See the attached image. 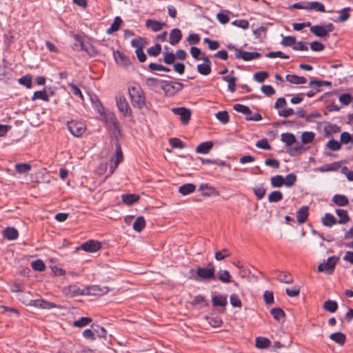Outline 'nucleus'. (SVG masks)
<instances>
[{
	"mask_svg": "<svg viewBox=\"0 0 353 353\" xmlns=\"http://www.w3.org/2000/svg\"><path fill=\"white\" fill-rule=\"evenodd\" d=\"M145 225L146 223L144 217L140 216L136 219L133 224V229L137 232H141L143 230V229L145 227Z\"/></svg>",
	"mask_w": 353,
	"mask_h": 353,
	"instance_id": "30",
	"label": "nucleus"
},
{
	"mask_svg": "<svg viewBox=\"0 0 353 353\" xmlns=\"http://www.w3.org/2000/svg\"><path fill=\"white\" fill-rule=\"evenodd\" d=\"M218 279L224 283H229L231 282V275L228 270H221L217 273Z\"/></svg>",
	"mask_w": 353,
	"mask_h": 353,
	"instance_id": "39",
	"label": "nucleus"
},
{
	"mask_svg": "<svg viewBox=\"0 0 353 353\" xmlns=\"http://www.w3.org/2000/svg\"><path fill=\"white\" fill-rule=\"evenodd\" d=\"M81 48L91 57H95L98 54L97 49L92 44L82 43Z\"/></svg>",
	"mask_w": 353,
	"mask_h": 353,
	"instance_id": "51",
	"label": "nucleus"
},
{
	"mask_svg": "<svg viewBox=\"0 0 353 353\" xmlns=\"http://www.w3.org/2000/svg\"><path fill=\"white\" fill-rule=\"evenodd\" d=\"M270 183L274 188H280L284 185V177L282 175H276L270 179Z\"/></svg>",
	"mask_w": 353,
	"mask_h": 353,
	"instance_id": "42",
	"label": "nucleus"
},
{
	"mask_svg": "<svg viewBox=\"0 0 353 353\" xmlns=\"http://www.w3.org/2000/svg\"><path fill=\"white\" fill-rule=\"evenodd\" d=\"M309 208L306 205L302 206L297 212V221L302 224L307 221Z\"/></svg>",
	"mask_w": 353,
	"mask_h": 353,
	"instance_id": "20",
	"label": "nucleus"
},
{
	"mask_svg": "<svg viewBox=\"0 0 353 353\" xmlns=\"http://www.w3.org/2000/svg\"><path fill=\"white\" fill-rule=\"evenodd\" d=\"M216 118L222 123L225 124L229 121V114L227 111H220L216 114Z\"/></svg>",
	"mask_w": 353,
	"mask_h": 353,
	"instance_id": "55",
	"label": "nucleus"
},
{
	"mask_svg": "<svg viewBox=\"0 0 353 353\" xmlns=\"http://www.w3.org/2000/svg\"><path fill=\"white\" fill-rule=\"evenodd\" d=\"M163 81L155 78H148L145 80L146 85L151 90H155L163 84Z\"/></svg>",
	"mask_w": 353,
	"mask_h": 353,
	"instance_id": "35",
	"label": "nucleus"
},
{
	"mask_svg": "<svg viewBox=\"0 0 353 353\" xmlns=\"http://www.w3.org/2000/svg\"><path fill=\"white\" fill-rule=\"evenodd\" d=\"M190 279L196 281H211L216 279L215 268L212 263H209L205 267L198 268L196 270H190Z\"/></svg>",
	"mask_w": 353,
	"mask_h": 353,
	"instance_id": "1",
	"label": "nucleus"
},
{
	"mask_svg": "<svg viewBox=\"0 0 353 353\" xmlns=\"http://www.w3.org/2000/svg\"><path fill=\"white\" fill-rule=\"evenodd\" d=\"M212 303L214 307H225L228 304L227 296L222 294L215 295L212 299Z\"/></svg>",
	"mask_w": 353,
	"mask_h": 353,
	"instance_id": "18",
	"label": "nucleus"
},
{
	"mask_svg": "<svg viewBox=\"0 0 353 353\" xmlns=\"http://www.w3.org/2000/svg\"><path fill=\"white\" fill-rule=\"evenodd\" d=\"M334 27L332 23H328L325 26L316 25L310 26V32L315 36L319 37H326L328 36L329 32L334 30Z\"/></svg>",
	"mask_w": 353,
	"mask_h": 353,
	"instance_id": "4",
	"label": "nucleus"
},
{
	"mask_svg": "<svg viewBox=\"0 0 353 353\" xmlns=\"http://www.w3.org/2000/svg\"><path fill=\"white\" fill-rule=\"evenodd\" d=\"M68 86L70 88L72 94L77 97H79L81 101H83V96L81 93V90L74 83H68Z\"/></svg>",
	"mask_w": 353,
	"mask_h": 353,
	"instance_id": "61",
	"label": "nucleus"
},
{
	"mask_svg": "<svg viewBox=\"0 0 353 353\" xmlns=\"http://www.w3.org/2000/svg\"><path fill=\"white\" fill-rule=\"evenodd\" d=\"M270 313L273 316L274 319L277 321H282L285 318V312L280 307H274L271 309Z\"/></svg>",
	"mask_w": 353,
	"mask_h": 353,
	"instance_id": "38",
	"label": "nucleus"
},
{
	"mask_svg": "<svg viewBox=\"0 0 353 353\" xmlns=\"http://www.w3.org/2000/svg\"><path fill=\"white\" fill-rule=\"evenodd\" d=\"M339 260L337 256H333L329 257L326 261L320 263L318 265L319 272H324L327 274H332L335 268V265Z\"/></svg>",
	"mask_w": 353,
	"mask_h": 353,
	"instance_id": "5",
	"label": "nucleus"
},
{
	"mask_svg": "<svg viewBox=\"0 0 353 353\" xmlns=\"http://www.w3.org/2000/svg\"><path fill=\"white\" fill-rule=\"evenodd\" d=\"M261 57V54L256 52H246L241 49H236L235 57L236 59H242L244 61H251L258 59Z\"/></svg>",
	"mask_w": 353,
	"mask_h": 353,
	"instance_id": "11",
	"label": "nucleus"
},
{
	"mask_svg": "<svg viewBox=\"0 0 353 353\" xmlns=\"http://www.w3.org/2000/svg\"><path fill=\"white\" fill-rule=\"evenodd\" d=\"M30 295L31 294L30 292H22L18 294L17 297L19 300L21 301L23 303L32 306L34 300H32L30 298Z\"/></svg>",
	"mask_w": 353,
	"mask_h": 353,
	"instance_id": "36",
	"label": "nucleus"
},
{
	"mask_svg": "<svg viewBox=\"0 0 353 353\" xmlns=\"http://www.w3.org/2000/svg\"><path fill=\"white\" fill-rule=\"evenodd\" d=\"M3 236L8 240H14L18 238L19 233L14 228L8 227L3 231Z\"/></svg>",
	"mask_w": 353,
	"mask_h": 353,
	"instance_id": "23",
	"label": "nucleus"
},
{
	"mask_svg": "<svg viewBox=\"0 0 353 353\" xmlns=\"http://www.w3.org/2000/svg\"><path fill=\"white\" fill-rule=\"evenodd\" d=\"M37 307L42 309H50L57 307L56 304L52 302L47 301L42 299H38L34 301L33 305Z\"/></svg>",
	"mask_w": 353,
	"mask_h": 353,
	"instance_id": "17",
	"label": "nucleus"
},
{
	"mask_svg": "<svg viewBox=\"0 0 353 353\" xmlns=\"http://www.w3.org/2000/svg\"><path fill=\"white\" fill-rule=\"evenodd\" d=\"M131 44L134 48H136V50H143L145 46L146 41L143 38L139 37L133 39Z\"/></svg>",
	"mask_w": 353,
	"mask_h": 353,
	"instance_id": "48",
	"label": "nucleus"
},
{
	"mask_svg": "<svg viewBox=\"0 0 353 353\" xmlns=\"http://www.w3.org/2000/svg\"><path fill=\"white\" fill-rule=\"evenodd\" d=\"M232 23V25L244 30L248 29L249 28V22L245 19L235 20Z\"/></svg>",
	"mask_w": 353,
	"mask_h": 353,
	"instance_id": "62",
	"label": "nucleus"
},
{
	"mask_svg": "<svg viewBox=\"0 0 353 353\" xmlns=\"http://www.w3.org/2000/svg\"><path fill=\"white\" fill-rule=\"evenodd\" d=\"M332 202L338 206H346L349 203L348 199L342 194H336L332 198Z\"/></svg>",
	"mask_w": 353,
	"mask_h": 353,
	"instance_id": "28",
	"label": "nucleus"
},
{
	"mask_svg": "<svg viewBox=\"0 0 353 353\" xmlns=\"http://www.w3.org/2000/svg\"><path fill=\"white\" fill-rule=\"evenodd\" d=\"M330 339L336 342V343L343 345L345 343L346 336L342 332H338L332 334L330 336Z\"/></svg>",
	"mask_w": 353,
	"mask_h": 353,
	"instance_id": "34",
	"label": "nucleus"
},
{
	"mask_svg": "<svg viewBox=\"0 0 353 353\" xmlns=\"http://www.w3.org/2000/svg\"><path fill=\"white\" fill-rule=\"evenodd\" d=\"M63 293L69 296L73 297L82 294L81 290L77 285H69L63 290Z\"/></svg>",
	"mask_w": 353,
	"mask_h": 353,
	"instance_id": "19",
	"label": "nucleus"
},
{
	"mask_svg": "<svg viewBox=\"0 0 353 353\" xmlns=\"http://www.w3.org/2000/svg\"><path fill=\"white\" fill-rule=\"evenodd\" d=\"M145 26L151 28L153 32H158L165 26V23L153 19H148L145 22Z\"/></svg>",
	"mask_w": 353,
	"mask_h": 353,
	"instance_id": "16",
	"label": "nucleus"
},
{
	"mask_svg": "<svg viewBox=\"0 0 353 353\" xmlns=\"http://www.w3.org/2000/svg\"><path fill=\"white\" fill-rule=\"evenodd\" d=\"M350 7H346L345 8H343L341 10H340L341 15L338 17V19L336 20V22H344L347 21L350 15L349 14V11L350 10Z\"/></svg>",
	"mask_w": 353,
	"mask_h": 353,
	"instance_id": "50",
	"label": "nucleus"
},
{
	"mask_svg": "<svg viewBox=\"0 0 353 353\" xmlns=\"http://www.w3.org/2000/svg\"><path fill=\"white\" fill-rule=\"evenodd\" d=\"M36 99H41L44 101H49V96L48 95L46 90H40V91H36L33 96L32 97V100L34 101Z\"/></svg>",
	"mask_w": 353,
	"mask_h": 353,
	"instance_id": "46",
	"label": "nucleus"
},
{
	"mask_svg": "<svg viewBox=\"0 0 353 353\" xmlns=\"http://www.w3.org/2000/svg\"><path fill=\"white\" fill-rule=\"evenodd\" d=\"M336 214L339 216V221H337L339 224H345L350 221V217L349 216L347 212L343 209H337L336 210Z\"/></svg>",
	"mask_w": 353,
	"mask_h": 353,
	"instance_id": "25",
	"label": "nucleus"
},
{
	"mask_svg": "<svg viewBox=\"0 0 353 353\" xmlns=\"http://www.w3.org/2000/svg\"><path fill=\"white\" fill-rule=\"evenodd\" d=\"M196 189V187L192 183H186L183 185H181L179 189V192L183 194V195H187L193 192H194Z\"/></svg>",
	"mask_w": 353,
	"mask_h": 353,
	"instance_id": "40",
	"label": "nucleus"
},
{
	"mask_svg": "<svg viewBox=\"0 0 353 353\" xmlns=\"http://www.w3.org/2000/svg\"><path fill=\"white\" fill-rule=\"evenodd\" d=\"M165 94L168 97H173L183 88V83L176 81H163L161 85Z\"/></svg>",
	"mask_w": 353,
	"mask_h": 353,
	"instance_id": "3",
	"label": "nucleus"
},
{
	"mask_svg": "<svg viewBox=\"0 0 353 353\" xmlns=\"http://www.w3.org/2000/svg\"><path fill=\"white\" fill-rule=\"evenodd\" d=\"M81 248L85 252H94L101 248V243L97 241L90 240L83 243Z\"/></svg>",
	"mask_w": 353,
	"mask_h": 353,
	"instance_id": "14",
	"label": "nucleus"
},
{
	"mask_svg": "<svg viewBox=\"0 0 353 353\" xmlns=\"http://www.w3.org/2000/svg\"><path fill=\"white\" fill-rule=\"evenodd\" d=\"M336 223H338L336 219L331 214L326 213L322 217V223L325 226L331 227Z\"/></svg>",
	"mask_w": 353,
	"mask_h": 353,
	"instance_id": "33",
	"label": "nucleus"
},
{
	"mask_svg": "<svg viewBox=\"0 0 353 353\" xmlns=\"http://www.w3.org/2000/svg\"><path fill=\"white\" fill-rule=\"evenodd\" d=\"M103 119L108 128L113 132L114 136L119 134V122L113 113L105 114Z\"/></svg>",
	"mask_w": 353,
	"mask_h": 353,
	"instance_id": "7",
	"label": "nucleus"
},
{
	"mask_svg": "<svg viewBox=\"0 0 353 353\" xmlns=\"http://www.w3.org/2000/svg\"><path fill=\"white\" fill-rule=\"evenodd\" d=\"M341 167V164L339 162H334L330 164H325L319 168V170L321 172L336 171Z\"/></svg>",
	"mask_w": 353,
	"mask_h": 353,
	"instance_id": "31",
	"label": "nucleus"
},
{
	"mask_svg": "<svg viewBox=\"0 0 353 353\" xmlns=\"http://www.w3.org/2000/svg\"><path fill=\"white\" fill-rule=\"evenodd\" d=\"M68 129L73 136L79 137L85 132V126L82 123L71 121L68 123Z\"/></svg>",
	"mask_w": 353,
	"mask_h": 353,
	"instance_id": "9",
	"label": "nucleus"
},
{
	"mask_svg": "<svg viewBox=\"0 0 353 353\" xmlns=\"http://www.w3.org/2000/svg\"><path fill=\"white\" fill-rule=\"evenodd\" d=\"M315 134L312 132H304L301 135V141L303 144L310 143L313 141Z\"/></svg>",
	"mask_w": 353,
	"mask_h": 353,
	"instance_id": "52",
	"label": "nucleus"
},
{
	"mask_svg": "<svg viewBox=\"0 0 353 353\" xmlns=\"http://www.w3.org/2000/svg\"><path fill=\"white\" fill-rule=\"evenodd\" d=\"M91 327L94 330V336H97L99 338H105L106 337L107 331L104 327H101L97 325H92L91 326Z\"/></svg>",
	"mask_w": 353,
	"mask_h": 353,
	"instance_id": "44",
	"label": "nucleus"
},
{
	"mask_svg": "<svg viewBox=\"0 0 353 353\" xmlns=\"http://www.w3.org/2000/svg\"><path fill=\"white\" fill-rule=\"evenodd\" d=\"M212 147L213 143L212 141H205L196 147V152L199 154H208Z\"/></svg>",
	"mask_w": 353,
	"mask_h": 353,
	"instance_id": "22",
	"label": "nucleus"
},
{
	"mask_svg": "<svg viewBox=\"0 0 353 353\" xmlns=\"http://www.w3.org/2000/svg\"><path fill=\"white\" fill-rule=\"evenodd\" d=\"M31 267L33 270L40 272L43 271L46 269L44 263L40 259L32 261Z\"/></svg>",
	"mask_w": 353,
	"mask_h": 353,
	"instance_id": "58",
	"label": "nucleus"
},
{
	"mask_svg": "<svg viewBox=\"0 0 353 353\" xmlns=\"http://www.w3.org/2000/svg\"><path fill=\"white\" fill-rule=\"evenodd\" d=\"M198 72L202 75H208L211 72V65L209 63H201L197 65Z\"/></svg>",
	"mask_w": 353,
	"mask_h": 353,
	"instance_id": "49",
	"label": "nucleus"
},
{
	"mask_svg": "<svg viewBox=\"0 0 353 353\" xmlns=\"http://www.w3.org/2000/svg\"><path fill=\"white\" fill-rule=\"evenodd\" d=\"M281 44L284 46H294L296 44V38L292 36L284 37Z\"/></svg>",
	"mask_w": 353,
	"mask_h": 353,
	"instance_id": "60",
	"label": "nucleus"
},
{
	"mask_svg": "<svg viewBox=\"0 0 353 353\" xmlns=\"http://www.w3.org/2000/svg\"><path fill=\"white\" fill-rule=\"evenodd\" d=\"M271 341L265 337H257L256 339V346L259 349H264L270 347Z\"/></svg>",
	"mask_w": 353,
	"mask_h": 353,
	"instance_id": "41",
	"label": "nucleus"
},
{
	"mask_svg": "<svg viewBox=\"0 0 353 353\" xmlns=\"http://www.w3.org/2000/svg\"><path fill=\"white\" fill-rule=\"evenodd\" d=\"M253 191L258 199H261L265 196L266 192L265 189L262 185L254 187L253 188Z\"/></svg>",
	"mask_w": 353,
	"mask_h": 353,
	"instance_id": "64",
	"label": "nucleus"
},
{
	"mask_svg": "<svg viewBox=\"0 0 353 353\" xmlns=\"http://www.w3.org/2000/svg\"><path fill=\"white\" fill-rule=\"evenodd\" d=\"M268 77V73L266 72H258L254 74V79L259 83L263 82Z\"/></svg>",
	"mask_w": 353,
	"mask_h": 353,
	"instance_id": "63",
	"label": "nucleus"
},
{
	"mask_svg": "<svg viewBox=\"0 0 353 353\" xmlns=\"http://www.w3.org/2000/svg\"><path fill=\"white\" fill-rule=\"evenodd\" d=\"M182 38V34L179 29L175 28L170 33V43L172 45L178 43Z\"/></svg>",
	"mask_w": 353,
	"mask_h": 353,
	"instance_id": "21",
	"label": "nucleus"
},
{
	"mask_svg": "<svg viewBox=\"0 0 353 353\" xmlns=\"http://www.w3.org/2000/svg\"><path fill=\"white\" fill-rule=\"evenodd\" d=\"M122 201L127 205H132L139 199L136 194H125L121 196Z\"/></svg>",
	"mask_w": 353,
	"mask_h": 353,
	"instance_id": "27",
	"label": "nucleus"
},
{
	"mask_svg": "<svg viewBox=\"0 0 353 353\" xmlns=\"http://www.w3.org/2000/svg\"><path fill=\"white\" fill-rule=\"evenodd\" d=\"M123 23L122 19L119 17H116L114 19L113 23L111 24L110 27L107 29L106 32L109 34H112L113 32L117 31L121 23Z\"/></svg>",
	"mask_w": 353,
	"mask_h": 353,
	"instance_id": "32",
	"label": "nucleus"
},
{
	"mask_svg": "<svg viewBox=\"0 0 353 353\" xmlns=\"http://www.w3.org/2000/svg\"><path fill=\"white\" fill-rule=\"evenodd\" d=\"M316 10L319 12H325V6L323 3L318 1H311L306 3V10Z\"/></svg>",
	"mask_w": 353,
	"mask_h": 353,
	"instance_id": "26",
	"label": "nucleus"
},
{
	"mask_svg": "<svg viewBox=\"0 0 353 353\" xmlns=\"http://www.w3.org/2000/svg\"><path fill=\"white\" fill-rule=\"evenodd\" d=\"M172 112L179 116L180 121L183 125H187L191 119V110L185 107L173 108Z\"/></svg>",
	"mask_w": 353,
	"mask_h": 353,
	"instance_id": "8",
	"label": "nucleus"
},
{
	"mask_svg": "<svg viewBox=\"0 0 353 353\" xmlns=\"http://www.w3.org/2000/svg\"><path fill=\"white\" fill-rule=\"evenodd\" d=\"M234 110L236 112H241L246 115V119L250 121H260L262 119V117L259 113H255L253 116H250L252 111L249 107L242 104H235L234 105Z\"/></svg>",
	"mask_w": 353,
	"mask_h": 353,
	"instance_id": "6",
	"label": "nucleus"
},
{
	"mask_svg": "<svg viewBox=\"0 0 353 353\" xmlns=\"http://www.w3.org/2000/svg\"><path fill=\"white\" fill-rule=\"evenodd\" d=\"M326 146L332 151L339 150L341 148V143L336 140L331 139L327 143Z\"/></svg>",
	"mask_w": 353,
	"mask_h": 353,
	"instance_id": "56",
	"label": "nucleus"
},
{
	"mask_svg": "<svg viewBox=\"0 0 353 353\" xmlns=\"http://www.w3.org/2000/svg\"><path fill=\"white\" fill-rule=\"evenodd\" d=\"M338 308V304L335 301L329 300L323 304V309L330 312H334Z\"/></svg>",
	"mask_w": 353,
	"mask_h": 353,
	"instance_id": "47",
	"label": "nucleus"
},
{
	"mask_svg": "<svg viewBox=\"0 0 353 353\" xmlns=\"http://www.w3.org/2000/svg\"><path fill=\"white\" fill-rule=\"evenodd\" d=\"M283 194L279 190L271 192L268 196V201L270 203H277L283 199Z\"/></svg>",
	"mask_w": 353,
	"mask_h": 353,
	"instance_id": "43",
	"label": "nucleus"
},
{
	"mask_svg": "<svg viewBox=\"0 0 353 353\" xmlns=\"http://www.w3.org/2000/svg\"><path fill=\"white\" fill-rule=\"evenodd\" d=\"M128 92L131 103L134 108L141 109L145 106V97L140 86H132L129 88Z\"/></svg>",
	"mask_w": 353,
	"mask_h": 353,
	"instance_id": "2",
	"label": "nucleus"
},
{
	"mask_svg": "<svg viewBox=\"0 0 353 353\" xmlns=\"http://www.w3.org/2000/svg\"><path fill=\"white\" fill-rule=\"evenodd\" d=\"M114 58L117 63L122 68H127L131 64L129 58L120 51L114 52Z\"/></svg>",
	"mask_w": 353,
	"mask_h": 353,
	"instance_id": "13",
	"label": "nucleus"
},
{
	"mask_svg": "<svg viewBox=\"0 0 353 353\" xmlns=\"http://www.w3.org/2000/svg\"><path fill=\"white\" fill-rule=\"evenodd\" d=\"M230 304L233 307H241L242 306V303L239 296L236 294H232L230 297Z\"/></svg>",
	"mask_w": 353,
	"mask_h": 353,
	"instance_id": "59",
	"label": "nucleus"
},
{
	"mask_svg": "<svg viewBox=\"0 0 353 353\" xmlns=\"http://www.w3.org/2000/svg\"><path fill=\"white\" fill-rule=\"evenodd\" d=\"M117 107L125 117H130L132 114L131 108L124 96H119L116 99Z\"/></svg>",
	"mask_w": 353,
	"mask_h": 353,
	"instance_id": "10",
	"label": "nucleus"
},
{
	"mask_svg": "<svg viewBox=\"0 0 353 353\" xmlns=\"http://www.w3.org/2000/svg\"><path fill=\"white\" fill-rule=\"evenodd\" d=\"M276 279L284 283L291 284L293 283L294 279L291 274L287 272H276Z\"/></svg>",
	"mask_w": 353,
	"mask_h": 353,
	"instance_id": "24",
	"label": "nucleus"
},
{
	"mask_svg": "<svg viewBox=\"0 0 353 353\" xmlns=\"http://www.w3.org/2000/svg\"><path fill=\"white\" fill-rule=\"evenodd\" d=\"M296 181V175L293 173L289 174L284 178V185L288 188L292 187L294 185Z\"/></svg>",
	"mask_w": 353,
	"mask_h": 353,
	"instance_id": "54",
	"label": "nucleus"
},
{
	"mask_svg": "<svg viewBox=\"0 0 353 353\" xmlns=\"http://www.w3.org/2000/svg\"><path fill=\"white\" fill-rule=\"evenodd\" d=\"M92 321L90 317H81L80 319L74 321L72 323L73 326L77 327H83Z\"/></svg>",
	"mask_w": 353,
	"mask_h": 353,
	"instance_id": "45",
	"label": "nucleus"
},
{
	"mask_svg": "<svg viewBox=\"0 0 353 353\" xmlns=\"http://www.w3.org/2000/svg\"><path fill=\"white\" fill-rule=\"evenodd\" d=\"M286 80L290 83L294 84H303L307 82V79L303 77H299L295 74H288Z\"/></svg>",
	"mask_w": 353,
	"mask_h": 353,
	"instance_id": "29",
	"label": "nucleus"
},
{
	"mask_svg": "<svg viewBox=\"0 0 353 353\" xmlns=\"http://www.w3.org/2000/svg\"><path fill=\"white\" fill-rule=\"evenodd\" d=\"M31 168V165L28 163H19L15 165L16 170L20 174L27 173Z\"/></svg>",
	"mask_w": 353,
	"mask_h": 353,
	"instance_id": "53",
	"label": "nucleus"
},
{
	"mask_svg": "<svg viewBox=\"0 0 353 353\" xmlns=\"http://www.w3.org/2000/svg\"><path fill=\"white\" fill-rule=\"evenodd\" d=\"M281 139L288 146L296 143L295 136L292 133H283Z\"/></svg>",
	"mask_w": 353,
	"mask_h": 353,
	"instance_id": "37",
	"label": "nucleus"
},
{
	"mask_svg": "<svg viewBox=\"0 0 353 353\" xmlns=\"http://www.w3.org/2000/svg\"><path fill=\"white\" fill-rule=\"evenodd\" d=\"M161 51V46L157 43L154 46L150 47L148 49L147 52L150 56H158Z\"/></svg>",
	"mask_w": 353,
	"mask_h": 353,
	"instance_id": "57",
	"label": "nucleus"
},
{
	"mask_svg": "<svg viewBox=\"0 0 353 353\" xmlns=\"http://www.w3.org/2000/svg\"><path fill=\"white\" fill-rule=\"evenodd\" d=\"M123 157L121 148L119 144L116 145V151L110 161L112 172L117 168L118 165L123 161Z\"/></svg>",
	"mask_w": 353,
	"mask_h": 353,
	"instance_id": "12",
	"label": "nucleus"
},
{
	"mask_svg": "<svg viewBox=\"0 0 353 353\" xmlns=\"http://www.w3.org/2000/svg\"><path fill=\"white\" fill-rule=\"evenodd\" d=\"M234 72L232 71L230 74L227 76L223 77L222 79L228 83V90L232 92H234L236 90V83L238 80L237 77L233 75Z\"/></svg>",
	"mask_w": 353,
	"mask_h": 353,
	"instance_id": "15",
	"label": "nucleus"
}]
</instances>
